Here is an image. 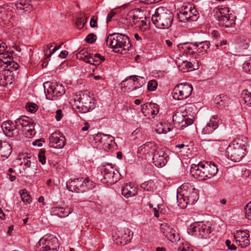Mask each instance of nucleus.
<instances>
[{"instance_id":"nucleus-1","label":"nucleus","mask_w":251,"mask_h":251,"mask_svg":"<svg viewBox=\"0 0 251 251\" xmlns=\"http://www.w3.org/2000/svg\"><path fill=\"white\" fill-rule=\"evenodd\" d=\"M176 199L180 208L184 209L188 205L194 204L199 199L198 191L189 183L183 184L176 193Z\"/></svg>"},{"instance_id":"nucleus-2","label":"nucleus","mask_w":251,"mask_h":251,"mask_svg":"<svg viewBox=\"0 0 251 251\" xmlns=\"http://www.w3.org/2000/svg\"><path fill=\"white\" fill-rule=\"evenodd\" d=\"M106 45L116 53L125 54L131 49V44L126 35L119 33L110 34L105 40Z\"/></svg>"},{"instance_id":"nucleus-3","label":"nucleus","mask_w":251,"mask_h":251,"mask_svg":"<svg viewBox=\"0 0 251 251\" xmlns=\"http://www.w3.org/2000/svg\"><path fill=\"white\" fill-rule=\"evenodd\" d=\"M218 167L215 164L209 162L193 164L191 168L190 173L194 178L203 180L211 178L218 173Z\"/></svg>"},{"instance_id":"nucleus-4","label":"nucleus","mask_w":251,"mask_h":251,"mask_svg":"<svg viewBox=\"0 0 251 251\" xmlns=\"http://www.w3.org/2000/svg\"><path fill=\"white\" fill-rule=\"evenodd\" d=\"M174 19L173 13L164 7H159L151 17L155 26L160 29H168L172 25Z\"/></svg>"},{"instance_id":"nucleus-5","label":"nucleus","mask_w":251,"mask_h":251,"mask_svg":"<svg viewBox=\"0 0 251 251\" xmlns=\"http://www.w3.org/2000/svg\"><path fill=\"white\" fill-rule=\"evenodd\" d=\"M143 16V12L139 9H134L128 13L126 19L131 26L135 25L141 31L146 32L150 29V23Z\"/></svg>"},{"instance_id":"nucleus-6","label":"nucleus","mask_w":251,"mask_h":251,"mask_svg":"<svg viewBox=\"0 0 251 251\" xmlns=\"http://www.w3.org/2000/svg\"><path fill=\"white\" fill-rule=\"evenodd\" d=\"M73 101L74 103L71 102L73 105L81 113H85L94 108V100L90 97L89 93L80 92L77 93Z\"/></svg>"},{"instance_id":"nucleus-7","label":"nucleus","mask_w":251,"mask_h":251,"mask_svg":"<svg viewBox=\"0 0 251 251\" xmlns=\"http://www.w3.org/2000/svg\"><path fill=\"white\" fill-rule=\"evenodd\" d=\"M45 93L47 99L53 100L65 92V90L61 84L47 82L44 83Z\"/></svg>"},{"instance_id":"nucleus-8","label":"nucleus","mask_w":251,"mask_h":251,"mask_svg":"<svg viewBox=\"0 0 251 251\" xmlns=\"http://www.w3.org/2000/svg\"><path fill=\"white\" fill-rule=\"evenodd\" d=\"M94 140L97 145L96 148L104 150H110L115 146L114 138L111 135L98 133L94 137Z\"/></svg>"},{"instance_id":"nucleus-9","label":"nucleus","mask_w":251,"mask_h":251,"mask_svg":"<svg viewBox=\"0 0 251 251\" xmlns=\"http://www.w3.org/2000/svg\"><path fill=\"white\" fill-rule=\"evenodd\" d=\"M193 91L192 85L180 83L174 88L172 95L174 99L178 100H185L190 97Z\"/></svg>"},{"instance_id":"nucleus-10","label":"nucleus","mask_w":251,"mask_h":251,"mask_svg":"<svg viewBox=\"0 0 251 251\" xmlns=\"http://www.w3.org/2000/svg\"><path fill=\"white\" fill-rule=\"evenodd\" d=\"M180 22L196 21L199 18V13L194 6L191 4L184 6L178 14Z\"/></svg>"},{"instance_id":"nucleus-11","label":"nucleus","mask_w":251,"mask_h":251,"mask_svg":"<svg viewBox=\"0 0 251 251\" xmlns=\"http://www.w3.org/2000/svg\"><path fill=\"white\" fill-rule=\"evenodd\" d=\"M37 251H58L59 243L55 237L41 239L37 244Z\"/></svg>"},{"instance_id":"nucleus-12","label":"nucleus","mask_w":251,"mask_h":251,"mask_svg":"<svg viewBox=\"0 0 251 251\" xmlns=\"http://www.w3.org/2000/svg\"><path fill=\"white\" fill-rule=\"evenodd\" d=\"M101 174L103 178L102 182L107 184V186L112 185L118 180V175L115 173L113 167L111 164H107L103 166Z\"/></svg>"},{"instance_id":"nucleus-13","label":"nucleus","mask_w":251,"mask_h":251,"mask_svg":"<svg viewBox=\"0 0 251 251\" xmlns=\"http://www.w3.org/2000/svg\"><path fill=\"white\" fill-rule=\"evenodd\" d=\"M247 151L238 146L230 144L228 145L226 153L227 158L231 161L238 162L246 155Z\"/></svg>"},{"instance_id":"nucleus-14","label":"nucleus","mask_w":251,"mask_h":251,"mask_svg":"<svg viewBox=\"0 0 251 251\" xmlns=\"http://www.w3.org/2000/svg\"><path fill=\"white\" fill-rule=\"evenodd\" d=\"M158 149L157 144L154 142H148L138 148L137 154L139 157L147 159Z\"/></svg>"},{"instance_id":"nucleus-15","label":"nucleus","mask_w":251,"mask_h":251,"mask_svg":"<svg viewBox=\"0 0 251 251\" xmlns=\"http://www.w3.org/2000/svg\"><path fill=\"white\" fill-rule=\"evenodd\" d=\"M76 58L94 66L99 65L105 60L104 56H101L100 54L96 53L93 57L86 52L85 50L79 51L76 54Z\"/></svg>"},{"instance_id":"nucleus-16","label":"nucleus","mask_w":251,"mask_h":251,"mask_svg":"<svg viewBox=\"0 0 251 251\" xmlns=\"http://www.w3.org/2000/svg\"><path fill=\"white\" fill-rule=\"evenodd\" d=\"M89 179L87 178H75L72 180L67 184V187L69 191L76 193L82 192L84 190V187L87 186Z\"/></svg>"},{"instance_id":"nucleus-17","label":"nucleus","mask_w":251,"mask_h":251,"mask_svg":"<svg viewBox=\"0 0 251 251\" xmlns=\"http://www.w3.org/2000/svg\"><path fill=\"white\" fill-rule=\"evenodd\" d=\"M18 65L13 61V58L11 53L6 51L0 54V67L3 70H16L18 68Z\"/></svg>"},{"instance_id":"nucleus-18","label":"nucleus","mask_w":251,"mask_h":251,"mask_svg":"<svg viewBox=\"0 0 251 251\" xmlns=\"http://www.w3.org/2000/svg\"><path fill=\"white\" fill-rule=\"evenodd\" d=\"M160 230L164 235L172 243H176L180 240L179 235L168 223L160 225Z\"/></svg>"},{"instance_id":"nucleus-19","label":"nucleus","mask_w":251,"mask_h":251,"mask_svg":"<svg viewBox=\"0 0 251 251\" xmlns=\"http://www.w3.org/2000/svg\"><path fill=\"white\" fill-rule=\"evenodd\" d=\"M190 230L196 235H208L211 232V226L209 223L197 222L191 226Z\"/></svg>"},{"instance_id":"nucleus-20","label":"nucleus","mask_w":251,"mask_h":251,"mask_svg":"<svg viewBox=\"0 0 251 251\" xmlns=\"http://www.w3.org/2000/svg\"><path fill=\"white\" fill-rule=\"evenodd\" d=\"M133 233L132 230L127 228H124L118 230L116 233L115 240L117 244L122 246L125 245L129 243L133 237Z\"/></svg>"},{"instance_id":"nucleus-21","label":"nucleus","mask_w":251,"mask_h":251,"mask_svg":"<svg viewBox=\"0 0 251 251\" xmlns=\"http://www.w3.org/2000/svg\"><path fill=\"white\" fill-rule=\"evenodd\" d=\"M250 234L247 231L237 230L234 233V238L236 244L242 248H245L250 244Z\"/></svg>"},{"instance_id":"nucleus-22","label":"nucleus","mask_w":251,"mask_h":251,"mask_svg":"<svg viewBox=\"0 0 251 251\" xmlns=\"http://www.w3.org/2000/svg\"><path fill=\"white\" fill-rule=\"evenodd\" d=\"M50 146L56 149H62L65 145V137L60 132L52 133L50 138Z\"/></svg>"},{"instance_id":"nucleus-23","label":"nucleus","mask_w":251,"mask_h":251,"mask_svg":"<svg viewBox=\"0 0 251 251\" xmlns=\"http://www.w3.org/2000/svg\"><path fill=\"white\" fill-rule=\"evenodd\" d=\"M34 156L27 153L20 155L16 160L17 163L22 166L25 171H28L31 168L32 164H34Z\"/></svg>"},{"instance_id":"nucleus-24","label":"nucleus","mask_w":251,"mask_h":251,"mask_svg":"<svg viewBox=\"0 0 251 251\" xmlns=\"http://www.w3.org/2000/svg\"><path fill=\"white\" fill-rule=\"evenodd\" d=\"M73 211L71 206L67 205L65 207L53 206L50 210L51 215L57 216L60 218L68 217Z\"/></svg>"},{"instance_id":"nucleus-25","label":"nucleus","mask_w":251,"mask_h":251,"mask_svg":"<svg viewBox=\"0 0 251 251\" xmlns=\"http://www.w3.org/2000/svg\"><path fill=\"white\" fill-rule=\"evenodd\" d=\"M168 157L167 154L165 153L159 149L155 152L152 156L153 163L157 167H163L167 162Z\"/></svg>"},{"instance_id":"nucleus-26","label":"nucleus","mask_w":251,"mask_h":251,"mask_svg":"<svg viewBox=\"0 0 251 251\" xmlns=\"http://www.w3.org/2000/svg\"><path fill=\"white\" fill-rule=\"evenodd\" d=\"M13 70H3L0 72V86L5 87L7 84H11L13 80Z\"/></svg>"},{"instance_id":"nucleus-27","label":"nucleus","mask_w":251,"mask_h":251,"mask_svg":"<svg viewBox=\"0 0 251 251\" xmlns=\"http://www.w3.org/2000/svg\"><path fill=\"white\" fill-rule=\"evenodd\" d=\"M218 121L219 119L218 115H214L212 116L209 122L202 129L201 131L202 134L204 135L211 134L218 127Z\"/></svg>"},{"instance_id":"nucleus-28","label":"nucleus","mask_w":251,"mask_h":251,"mask_svg":"<svg viewBox=\"0 0 251 251\" xmlns=\"http://www.w3.org/2000/svg\"><path fill=\"white\" fill-rule=\"evenodd\" d=\"M11 152L12 148L10 144L0 141V161H4L7 159Z\"/></svg>"},{"instance_id":"nucleus-29","label":"nucleus","mask_w":251,"mask_h":251,"mask_svg":"<svg viewBox=\"0 0 251 251\" xmlns=\"http://www.w3.org/2000/svg\"><path fill=\"white\" fill-rule=\"evenodd\" d=\"M137 193V187L131 183L125 184L122 189V194L126 198L134 197Z\"/></svg>"},{"instance_id":"nucleus-30","label":"nucleus","mask_w":251,"mask_h":251,"mask_svg":"<svg viewBox=\"0 0 251 251\" xmlns=\"http://www.w3.org/2000/svg\"><path fill=\"white\" fill-rule=\"evenodd\" d=\"M1 127L4 134L9 137H12L14 135L13 132L17 128L16 124L14 125L11 121L4 122Z\"/></svg>"},{"instance_id":"nucleus-31","label":"nucleus","mask_w":251,"mask_h":251,"mask_svg":"<svg viewBox=\"0 0 251 251\" xmlns=\"http://www.w3.org/2000/svg\"><path fill=\"white\" fill-rule=\"evenodd\" d=\"M220 26L229 27L235 24V17L234 16H222L216 17Z\"/></svg>"},{"instance_id":"nucleus-32","label":"nucleus","mask_w":251,"mask_h":251,"mask_svg":"<svg viewBox=\"0 0 251 251\" xmlns=\"http://www.w3.org/2000/svg\"><path fill=\"white\" fill-rule=\"evenodd\" d=\"M196 43H185L183 44H179L177 47L179 50H182L187 56H191L194 52H196Z\"/></svg>"},{"instance_id":"nucleus-33","label":"nucleus","mask_w":251,"mask_h":251,"mask_svg":"<svg viewBox=\"0 0 251 251\" xmlns=\"http://www.w3.org/2000/svg\"><path fill=\"white\" fill-rule=\"evenodd\" d=\"M134 78L132 76H130L128 78L123 81L121 83V89L122 91L125 93H132L135 91L134 88Z\"/></svg>"},{"instance_id":"nucleus-34","label":"nucleus","mask_w":251,"mask_h":251,"mask_svg":"<svg viewBox=\"0 0 251 251\" xmlns=\"http://www.w3.org/2000/svg\"><path fill=\"white\" fill-rule=\"evenodd\" d=\"M214 102L218 108L222 109L228 106L229 99L227 96L222 94L217 96L215 98Z\"/></svg>"},{"instance_id":"nucleus-35","label":"nucleus","mask_w":251,"mask_h":251,"mask_svg":"<svg viewBox=\"0 0 251 251\" xmlns=\"http://www.w3.org/2000/svg\"><path fill=\"white\" fill-rule=\"evenodd\" d=\"M23 134L28 138H31L35 134V124L33 122L31 121L27 126H25L21 130Z\"/></svg>"},{"instance_id":"nucleus-36","label":"nucleus","mask_w":251,"mask_h":251,"mask_svg":"<svg viewBox=\"0 0 251 251\" xmlns=\"http://www.w3.org/2000/svg\"><path fill=\"white\" fill-rule=\"evenodd\" d=\"M195 43H196V52L201 54H205L210 46V42L208 41H205L201 42H196Z\"/></svg>"},{"instance_id":"nucleus-37","label":"nucleus","mask_w":251,"mask_h":251,"mask_svg":"<svg viewBox=\"0 0 251 251\" xmlns=\"http://www.w3.org/2000/svg\"><path fill=\"white\" fill-rule=\"evenodd\" d=\"M32 121V119L28 117L22 116L15 120L16 127L21 130Z\"/></svg>"},{"instance_id":"nucleus-38","label":"nucleus","mask_w":251,"mask_h":251,"mask_svg":"<svg viewBox=\"0 0 251 251\" xmlns=\"http://www.w3.org/2000/svg\"><path fill=\"white\" fill-rule=\"evenodd\" d=\"M215 10L216 13V17H221V16H233L229 14V8L225 5L218 6Z\"/></svg>"},{"instance_id":"nucleus-39","label":"nucleus","mask_w":251,"mask_h":251,"mask_svg":"<svg viewBox=\"0 0 251 251\" xmlns=\"http://www.w3.org/2000/svg\"><path fill=\"white\" fill-rule=\"evenodd\" d=\"M53 43H50V44L47 45L44 48L45 55L47 58L50 57L54 52L61 48V46L63 44V43H60V44L58 46L54 47L52 51H51L50 49L53 47Z\"/></svg>"},{"instance_id":"nucleus-40","label":"nucleus","mask_w":251,"mask_h":251,"mask_svg":"<svg viewBox=\"0 0 251 251\" xmlns=\"http://www.w3.org/2000/svg\"><path fill=\"white\" fill-rule=\"evenodd\" d=\"M248 138L245 136H240L236 140H234L231 143L235 146L237 145L240 148L245 149L246 151V148L248 145Z\"/></svg>"},{"instance_id":"nucleus-41","label":"nucleus","mask_w":251,"mask_h":251,"mask_svg":"<svg viewBox=\"0 0 251 251\" xmlns=\"http://www.w3.org/2000/svg\"><path fill=\"white\" fill-rule=\"evenodd\" d=\"M20 195L23 202L25 204H28L31 202V197L29 193L25 189L21 190L20 191Z\"/></svg>"},{"instance_id":"nucleus-42","label":"nucleus","mask_w":251,"mask_h":251,"mask_svg":"<svg viewBox=\"0 0 251 251\" xmlns=\"http://www.w3.org/2000/svg\"><path fill=\"white\" fill-rule=\"evenodd\" d=\"M134 78V88L135 90L137 89H141V88L144 84L145 81L142 80L144 77L138 76L137 75H132Z\"/></svg>"},{"instance_id":"nucleus-43","label":"nucleus","mask_w":251,"mask_h":251,"mask_svg":"<svg viewBox=\"0 0 251 251\" xmlns=\"http://www.w3.org/2000/svg\"><path fill=\"white\" fill-rule=\"evenodd\" d=\"M152 103L150 102L142 105L141 111L145 116L150 117V115H152L151 109H152V107L151 106L153 105Z\"/></svg>"},{"instance_id":"nucleus-44","label":"nucleus","mask_w":251,"mask_h":251,"mask_svg":"<svg viewBox=\"0 0 251 251\" xmlns=\"http://www.w3.org/2000/svg\"><path fill=\"white\" fill-rule=\"evenodd\" d=\"M185 120V117L179 112H176L173 117V121L175 124L182 125Z\"/></svg>"},{"instance_id":"nucleus-45","label":"nucleus","mask_w":251,"mask_h":251,"mask_svg":"<svg viewBox=\"0 0 251 251\" xmlns=\"http://www.w3.org/2000/svg\"><path fill=\"white\" fill-rule=\"evenodd\" d=\"M242 96L247 105L251 107V93L247 90L242 91Z\"/></svg>"},{"instance_id":"nucleus-46","label":"nucleus","mask_w":251,"mask_h":251,"mask_svg":"<svg viewBox=\"0 0 251 251\" xmlns=\"http://www.w3.org/2000/svg\"><path fill=\"white\" fill-rule=\"evenodd\" d=\"M87 21V18L85 15H83L78 18L76 21V25L78 28H82Z\"/></svg>"},{"instance_id":"nucleus-47","label":"nucleus","mask_w":251,"mask_h":251,"mask_svg":"<svg viewBox=\"0 0 251 251\" xmlns=\"http://www.w3.org/2000/svg\"><path fill=\"white\" fill-rule=\"evenodd\" d=\"M178 251H193L192 248L187 242H183L179 247Z\"/></svg>"},{"instance_id":"nucleus-48","label":"nucleus","mask_w":251,"mask_h":251,"mask_svg":"<svg viewBox=\"0 0 251 251\" xmlns=\"http://www.w3.org/2000/svg\"><path fill=\"white\" fill-rule=\"evenodd\" d=\"M157 82L155 80H151L148 82V89L150 91H155L157 87Z\"/></svg>"},{"instance_id":"nucleus-49","label":"nucleus","mask_w":251,"mask_h":251,"mask_svg":"<svg viewBox=\"0 0 251 251\" xmlns=\"http://www.w3.org/2000/svg\"><path fill=\"white\" fill-rule=\"evenodd\" d=\"M243 69L246 73L251 74V57L243 64Z\"/></svg>"},{"instance_id":"nucleus-50","label":"nucleus","mask_w":251,"mask_h":251,"mask_svg":"<svg viewBox=\"0 0 251 251\" xmlns=\"http://www.w3.org/2000/svg\"><path fill=\"white\" fill-rule=\"evenodd\" d=\"M153 185V182L152 181H148L143 183L141 187L142 189L147 191H150L152 189V186Z\"/></svg>"},{"instance_id":"nucleus-51","label":"nucleus","mask_w":251,"mask_h":251,"mask_svg":"<svg viewBox=\"0 0 251 251\" xmlns=\"http://www.w3.org/2000/svg\"><path fill=\"white\" fill-rule=\"evenodd\" d=\"M38 156L39 162H41L42 164H45L46 162L45 151L43 150H41L38 153Z\"/></svg>"},{"instance_id":"nucleus-52","label":"nucleus","mask_w":251,"mask_h":251,"mask_svg":"<svg viewBox=\"0 0 251 251\" xmlns=\"http://www.w3.org/2000/svg\"><path fill=\"white\" fill-rule=\"evenodd\" d=\"M245 216L246 218L251 220V201L246 205Z\"/></svg>"},{"instance_id":"nucleus-53","label":"nucleus","mask_w":251,"mask_h":251,"mask_svg":"<svg viewBox=\"0 0 251 251\" xmlns=\"http://www.w3.org/2000/svg\"><path fill=\"white\" fill-rule=\"evenodd\" d=\"M229 145L226 141H221L219 144L220 147L218 148V150L220 152L224 151L226 149V151Z\"/></svg>"},{"instance_id":"nucleus-54","label":"nucleus","mask_w":251,"mask_h":251,"mask_svg":"<svg viewBox=\"0 0 251 251\" xmlns=\"http://www.w3.org/2000/svg\"><path fill=\"white\" fill-rule=\"evenodd\" d=\"M164 123H160L157 126V127L155 129L156 132L158 134H166V131L164 130Z\"/></svg>"},{"instance_id":"nucleus-55","label":"nucleus","mask_w":251,"mask_h":251,"mask_svg":"<svg viewBox=\"0 0 251 251\" xmlns=\"http://www.w3.org/2000/svg\"><path fill=\"white\" fill-rule=\"evenodd\" d=\"M194 122L193 119L191 118H186L185 117V120H184V123L182 125H180V127L183 128L184 127H186L188 126L191 125Z\"/></svg>"},{"instance_id":"nucleus-56","label":"nucleus","mask_w":251,"mask_h":251,"mask_svg":"<svg viewBox=\"0 0 251 251\" xmlns=\"http://www.w3.org/2000/svg\"><path fill=\"white\" fill-rule=\"evenodd\" d=\"M25 0H22L20 2L16 3V8L18 10H24L25 8V5L27 4Z\"/></svg>"},{"instance_id":"nucleus-57","label":"nucleus","mask_w":251,"mask_h":251,"mask_svg":"<svg viewBox=\"0 0 251 251\" xmlns=\"http://www.w3.org/2000/svg\"><path fill=\"white\" fill-rule=\"evenodd\" d=\"M96 36L93 33L88 34L86 38V41L88 43H93L96 40Z\"/></svg>"},{"instance_id":"nucleus-58","label":"nucleus","mask_w":251,"mask_h":251,"mask_svg":"<svg viewBox=\"0 0 251 251\" xmlns=\"http://www.w3.org/2000/svg\"><path fill=\"white\" fill-rule=\"evenodd\" d=\"M182 67L183 69H185L186 70L194 69L193 64L191 62L187 61L183 62V64H182Z\"/></svg>"},{"instance_id":"nucleus-59","label":"nucleus","mask_w":251,"mask_h":251,"mask_svg":"<svg viewBox=\"0 0 251 251\" xmlns=\"http://www.w3.org/2000/svg\"><path fill=\"white\" fill-rule=\"evenodd\" d=\"M226 245L229 250L235 251L237 249V247L229 240H226Z\"/></svg>"},{"instance_id":"nucleus-60","label":"nucleus","mask_w":251,"mask_h":251,"mask_svg":"<svg viewBox=\"0 0 251 251\" xmlns=\"http://www.w3.org/2000/svg\"><path fill=\"white\" fill-rule=\"evenodd\" d=\"M26 109L31 112H35L37 110V105L35 103H30L26 106Z\"/></svg>"},{"instance_id":"nucleus-61","label":"nucleus","mask_w":251,"mask_h":251,"mask_svg":"<svg viewBox=\"0 0 251 251\" xmlns=\"http://www.w3.org/2000/svg\"><path fill=\"white\" fill-rule=\"evenodd\" d=\"M63 117L62 111L61 109H58L56 111L55 118L57 121H59L61 120Z\"/></svg>"},{"instance_id":"nucleus-62","label":"nucleus","mask_w":251,"mask_h":251,"mask_svg":"<svg viewBox=\"0 0 251 251\" xmlns=\"http://www.w3.org/2000/svg\"><path fill=\"white\" fill-rule=\"evenodd\" d=\"M152 109H151L152 115H156L159 112L158 105L157 104L154 103H152Z\"/></svg>"},{"instance_id":"nucleus-63","label":"nucleus","mask_w":251,"mask_h":251,"mask_svg":"<svg viewBox=\"0 0 251 251\" xmlns=\"http://www.w3.org/2000/svg\"><path fill=\"white\" fill-rule=\"evenodd\" d=\"M131 93V96L134 97H138L143 93L142 89H137V90L134 91Z\"/></svg>"},{"instance_id":"nucleus-64","label":"nucleus","mask_w":251,"mask_h":251,"mask_svg":"<svg viewBox=\"0 0 251 251\" xmlns=\"http://www.w3.org/2000/svg\"><path fill=\"white\" fill-rule=\"evenodd\" d=\"M116 13L113 10H111L108 14L106 17V22L108 23L112 20L113 16L115 15Z\"/></svg>"}]
</instances>
